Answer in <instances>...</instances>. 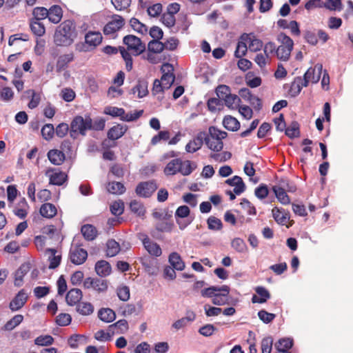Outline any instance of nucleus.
<instances>
[{
    "instance_id": "1",
    "label": "nucleus",
    "mask_w": 353,
    "mask_h": 353,
    "mask_svg": "<svg viewBox=\"0 0 353 353\" xmlns=\"http://www.w3.org/2000/svg\"><path fill=\"white\" fill-rule=\"evenodd\" d=\"M75 27L70 20L64 21L56 28L54 42L58 46H70L76 37Z\"/></svg>"
},
{
    "instance_id": "2",
    "label": "nucleus",
    "mask_w": 353,
    "mask_h": 353,
    "mask_svg": "<svg viewBox=\"0 0 353 353\" xmlns=\"http://www.w3.org/2000/svg\"><path fill=\"white\" fill-rule=\"evenodd\" d=\"M195 168L196 166L189 160L182 161L181 159H174L166 165L164 173L166 175L181 173L183 176H188Z\"/></svg>"
},
{
    "instance_id": "3",
    "label": "nucleus",
    "mask_w": 353,
    "mask_h": 353,
    "mask_svg": "<svg viewBox=\"0 0 353 353\" xmlns=\"http://www.w3.org/2000/svg\"><path fill=\"white\" fill-rule=\"evenodd\" d=\"M227 137V133L218 128L212 126L209 128V134L206 133V138L204 139L208 148L211 150L219 152L223 147L222 140Z\"/></svg>"
},
{
    "instance_id": "4",
    "label": "nucleus",
    "mask_w": 353,
    "mask_h": 353,
    "mask_svg": "<svg viewBox=\"0 0 353 353\" xmlns=\"http://www.w3.org/2000/svg\"><path fill=\"white\" fill-rule=\"evenodd\" d=\"M92 130V119L89 116L75 117L70 123V136L75 138L77 133L85 135L87 130Z\"/></svg>"
},
{
    "instance_id": "5",
    "label": "nucleus",
    "mask_w": 353,
    "mask_h": 353,
    "mask_svg": "<svg viewBox=\"0 0 353 353\" xmlns=\"http://www.w3.org/2000/svg\"><path fill=\"white\" fill-rule=\"evenodd\" d=\"M143 112V110H139L125 114L123 108L114 106H107L104 109V114L113 117H119L121 120L128 122L137 120L142 115Z\"/></svg>"
},
{
    "instance_id": "6",
    "label": "nucleus",
    "mask_w": 353,
    "mask_h": 353,
    "mask_svg": "<svg viewBox=\"0 0 353 353\" xmlns=\"http://www.w3.org/2000/svg\"><path fill=\"white\" fill-rule=\"evenodd\" d=\"M279 39L281 45L276 48V54L279 59L285 61L290 56L294 43L292 39L285 34H281Z\"/></svg>"
},
{
    "instance_id": "7",
    "label": "nucleus",
    "mask_w": 353,
    "mask_h": 353,
    "mask_svg": "<svg viewBox=\"0 0 353 353\" xmlns=\"http://www.w3.org/2000/svg\"><path fill=\"white\" fill-rule=\"evenodd\" d=\"M125 25L124 19L118 15L114 14L111 19L103 28V33L107 36L114 37Z\"/></svg>"
},
{
    "instance_id": "8",
    "label": "nucleus",
    "mask_w": 353,
    "mask_h": 353,
    "mask_svg": "<svg viewBox=\"0 0 353 353\" xmlns=\"http://www.w3.org/2000/svg\"><path fill=\"white\" fill-rule=\"evenodd\" d=\"M123 43L127 46L128 50L135 55H139L145 49V44L139 38L134 35H127L123 38Z\"/></svg>"
},
{
    "instance_id": "9",
    "label": "nucleus",
    "mask_w": 353,
    "mask_h": 353,
    "mask_svg": "<svg viewBox=\"0 0 353 353\" xmlns=\"http://www.w3.org/2000/svg\"><path fill=\"white\" fill-rule=\"evenodd\" d=\"M83 287L85 289L92 288L99 293H102L108 290V282L101 279L88 277L83 281Z\"/></svg>"
},
{
    "instance_id": "10",
    "label": "nucleus",
    "mask_w": 353,
    "mask_h": 353,
    "mask_svg": "<svg viewBox=\"0 0 353 353\" xmlns=\"http://www.w3.org/2000/svg\"><path fill=\"white\" fill-rule=\"evenodd\" d=\"M323 71V65L320 63L316 64L314 67L310 68L304 74L303 79L307 85L310 83H316L320 78Z\"/></svg>"
},
{
    "instance_id": "11",
    "label": "nucleus",
    "mask_w": 353,
    "mask_h": 353,
    "mask_svg": "<svg viewBox=\"0 0 353 353\" xmlns=\"http://www.w3.org/2000/svg\"><path fill=\"white\" fill-rule=\"evenodd\" d=\"M69 256L72 263L81 265L86 261L88 252L85 249L76 245L70 248Z\"/></svg>"
},
{
    "instance_id": "12",
    "label": "nucleus",
    "mask_w": 353,
    "mask_h": 353,
    "mask_svg": "<svg viewBox=\"0 0 353 353\" xmlns=\"http://www.w3.org/2000/svg\"><path fill=\"white\" fill-rule=\"evenodd\" d=\"M173 66L170 63H164L161 67L163 75L160 81L164 85V88L168 90L173 84L175 77L173 74Z\"/></svg>"
},
{
    "instance_id": "13",
    "label": "nucleus",
    "mask_w": 353,
    "mask_h": 353,
    "mask_svg": "<svg viewBox=\"0 0 353 353\" xmlns=\"http://www.w3.org/2000/svg\"><path fill=\"white\" fill-rule=\"evenodd\" d=\"M45 174L49 178L50 184L61 185L67 179V175L57 169L48 168L46 170Z\"/></svg>"
},
{
    "instance_id": "14",
    "label": "nucleus",
    "mask_w": 353,
    "mask_h": 353,
    "mask_svg": "<svg viewBox=\"0 0 353 353\" xmlns=\"http://www.w3.org/2000/svg\"><path fill=\"white\" fill-rule=\"evenodd\" d=\"M139 239L141 240L144 248L148 253L154 256H159L162 254L160 246L152 241L147 235L141 234L139 235Z\"/></svg>"
},
{
    "instance_id": "15",
    "label": "nucleus",
    "mask_w": 353,
    "mask_h": 353,
    "mask_svg": "<svg viewBox=\"0 0 353 353\" xmlns=\"http://www.w3.org/2000/svg\"><path fill=\"white\" fill-rule=\"evenodd\" d=\"M157 189V185L154 181L140 183L137 188V194L143 197H149Z\"/></svg>"
},
{
    "instance_id": "16",
    "label": "nucleus",
    "mask_w": 353,
    "mask_h": 353,
    "mask_svg": "<svg viewBox=\"0 0 353 353\" xmlns=\"http://www.w3.org/2000/svg\"><path fill=\"white\" fill-rule=\"evenodd\" d=\"M206 138L205 132H200L185 145V151L189 153H194L202 147L204 139Z\"/></svg>"
},
{
    "instance_id": "17",
    "label": "nucleus",
    "mask_w": 353,
    "mask_h": 353,
    "mask_svg": "<svg viewBox=\"0 0 353 353\" xmlns=\"http://www.w3.org/2000/svg\"><path fill=\"white\" fill-rule=\"evenodd\" d=\"M195 319L196 314L192 310H188L185 313V316L176 320L172 324V329L174 331H178L187 327L192 322L194 321Z\"/></svg>"
},
{
    "instance_id": "18",
    "label": "nucleus",
    "mask_w": 353,
    "mask_h": 353,
    "mask_svg": "<svg viewBox=\"0 0 353 353\" xmlns=\"http://www.w3.org/2000/svg\"><path fill=\"white\" fill-rule=\"evenodd\" d=\"M243 40H247L248 43V48L251 52H259L261 51L263 46V41L256 38L253 33H244L241 35Z\"/></svg>"
},
{
    "instance_id": "19",
    "label": "nucleus",
    "mask_w": 353,
    "mask_h": 353,
    "mask_svg": "<svg viewBox=\"0 0 353 353\" xmlns=\"http://www.w3.org/2000/svg\"><path fill=\"white\" fill-rule=\"evenodd\" d=\"M189 214L190 209L187 205H181L176 210L174 216L181 230H183L186 228L191 223V221H185L179 219L186 218L188 216Z\"/></svg>"
},
{
    "instance_id": "20",
    "label": "nucleus",
    "mask_w": 353,
    "mask_h": 353,
    "mask_svg": "<svg viewBox=\"0 0 353 353\" xmlns=\"http://www.w3.org/2000/svg\"><path fill=\"white\" fill-rule=\"evenodd\" d=\"M45 255L47 256L48 261H49L48 268L50 269H55L60 265L61 254H59L57 250L48 248L45 251Z\"/></svg>"
},
{
    "instance_id": "21",
    "label": "nucleus",
    "mask_w": 353,
    "mask_h": 353,
    "mask_svg": "<svg viewBox=\"0 0 353 353\" xmlns=\"http://www.w3.org/2000/svg\"><path fill=\"white\" fill-rule=\"evenodd\" d=\"M220 290L216 293L212 299V303L216 305H223L228 302V295L230 293V288L227 285L220 287Z\"/></svg>"
},
{
    "instance_id": "22",
    "label": "nucleus",
    "mask_w": 353,
    "mask_h": 353,
    "mask_svg": "<svg viewBox=\"0 0 353 353\" xmlns=\"http://www.w3.org/2000/svg\"><path fill=\"white\" fill-rule=\"evenodd\" d=\"M272 216L275 221L282 225H287V223L290 219V213L283 208L274 207L272 210Z\"/></svg>"
},
{
    "instance_id": "23",
    "label": "nucleus",
    "mask_w": 353,
    "mask_h": 353,
    "mask_svg": "<svg viewBox=\"0 0 353 353\" xmlns=\"http://www.w3.org/2000/svg\"><path fill=\"white\" fill-rule=\"evenodd\" d=\"M28 295L24 290H20L16 296L10 303V308L12 311H17L21 309L26 303Z\"/></svg>"
},
{
    "instance_id": "24",
    "label": "nucleus",
    "mask_w": 353,
    "mask_h": 353,
    "mask_svg": "<svg viewBox=\"0 0 353 353\" xmlns=\"http://www.w3.org/2000/svg\"><path fill=\"white\" fill-rule=\"evenodd\" d=\"M225 183L228 184L230 186L234 187L233 191L237 195L241 194L245 190V185L241 177L239 176H234L231 179H227L225 181Z\"/></svg>"
},
{
    "instance_id": "25",
    "label": "nucleus",
    "mask_w": 353,
    "mask_h": 353,
    "mask_svg": "<svg viewBox=\"0 0 353 353\" xmlns=\"http://www.w3.org/2000/svg\"><path fill=\"white\" fill-rule=\"evenodd\" d=\"M307 86V85L305 81H304L303 78L301 77H297L294 78V81L291 83L289 90V94H290L291 97H295L300 94L303 87Z\"/></svg>"
},
{
    "instance_id": "26",
    "label": "nucleus",
    "mask_w": 353,
    "mask_h": 353,
    "mask_svg": "<svg viewBox=\"0 0 353 353\" xmlns=\"http://www.w3.org/2000/svg\"><path fill=\"white\" fill-rule=\"evenodd\" d=\"M125 125L117 124L112 127L108 132V137L111 140H117L121 138L127 131Z\"/></svg>"
},
{
    "instance_id": "27",
    "label": "nucleus",
    "mask_w": 353,
    "mask_h": 353,
    "mask_svg": "<svg viewBox=\"0 0 353 353\" xmlns=\"http://www.w3.org/2000/svg\"><path fill=\"white\" fill-rule=\"evenodd\" d=\"M83 294L80 289H71L66 294L65 300L69 305H75L79 303L82 299Z\"/></svg>"
},
{
    "instance_id": "28",
    "label": "nucleus",
    "mask_w": 353,
    "mask_h": 353,
    "mask_svg": "<svg viewBox=\"0 0 353 353\" xmlns=\"http://www.w3.org/2000/svg\"><path fill=\"white\" fill-rule=\"evenodd\" d=\"M102 35L99 32H88L85 36V41L90 46L96 47L102 41Z\"/></svg>"
},
{
    "instance_id": "29",
    "label": "nucleus",
    "mask_w": 353,
    "mask_h": 353,
    "mask_svg": "<svg viewBox=\"0 0 353 353\" xmlns=\"http://www.w3.org/2000/svg\"><path fill=\"white\" fill-rule=\"evenodd\" d=\"M47 155L49 161L54 165H59L65 160L64 153L59 150H50Z\"/></svg>"
},
{
    "instance_id": "30",
    "label": "nucleus",
    "mask_w": 353,
    "mask_h": 353,
    "mask_svg": "<svg viewBox=\"0 0 353 353\" xmlns=\"http://www.w3.org/2000/svg\"><path fill=\"white\" fill-rule=\"evenodd\" d=\"M39 212L42 216L51 219L57 214V210L54 205L50 203H46L41 205Z\"/></svg>"
},
{
    "instance_id": "31",
    "label": "nucleus",
    "mask_w": 353,
    "mask_h": 353,
    "mask_svg": "<svg viewBox=\"0 0 353 353\" xmlns=\"http://www.w3.org/2000/svg\"><path fill=\"white\" fill-rule=\"evenodd\" d=\"M48 10V19L53 23H58L62 18L63 11L59 6H53Z\"/></svg>"
},
{
    "instance_id": "32",
    "label": "nucleus",
    "mask_w": 353,
    "mask_h": 353,
    "mask_svg": "<svg viewBox=\"0 0 353 353\" xmlns=\"http://www.w3.org/2000/svg\"><path fill=\"white\" fill-rule=\"evenodd\" d=\"M255 291L259 296L254 295L252 298V303H263L266 302L270 297L269 292L263 287H257Z\"/></svg>"
},
{
    "instance_id": "33",
    "label": "nucleus",
    "mask_w": 353,
    "mask_h": 353,
    "mask_svg": "<svg viewBox=\"0 0 353 353\" xmlns=\"http://www.w3.org/2000/svg\"><path fill=\"white\" fill-rule=\"evenodd\" d=\"M169 263L173 268L182 271L185 268V263L177 252H172L168 259Z\"/></svg>"
},
{
    "instance_id": "34",
    "label": "nucleus",
    "mask_w": 353,
    "mask_h": 353,
    "mask_svg": "<svg viewBox=\"0 0 353 353\" xmlns=\"http://www.w3.org/2000/svg\"><path fill=\"white\" fill-rule=\"evenodd\" d=\"M148 83L145 80H139L137 85L132 89L133 94L137 93L139 98H143L148 94Z\"/></svg>"
},
{
    "instance_id": "35",
    "label": "nucleus",
    "mask_w": 353,
    "mask_h": 353,
    "mask_svg": "<svg viewBox=\"0 0 353 353\" xmlns=\"http://www.w3.org/2000/svg\"><path fill=\"white\" fill-rule=\"evenodd\" d=\"M95 271L101 277L107 276L111 272V267L107 261H99L95 265Z\"/></svg>"
},
{
    "instance_id": "36",
    "label": "nucleus",
    "mask_w": 353,
    "mask_h": 353,
    "mask_svg": "<svg viewBox=\"0 0 353 353\" xmlns=\"http://www.w3.org/2000/svg\"><path fill=\"white\" fill-rule=\"evenodd\" d=\"M253 60L261 70H264L270 63L271 57L263 52H260L255 55Z\"/></svg>"
},
{
    "instance_id": "37",
    "label": "nucleus",
    "mask_w": 353,
    "mask_h": 353,
    "mask_svg": "<svg viewBox=\"0 0 353 353\" xmlns=\"http://www.w3.org/2000/svg\"><path fill=\"white\" fill-rule=\"evenodd\" d=\"M28 204L26 199L23 198L14 208V214L20 219H24L28 214Z\"/></svg>"
},
{
    "instance_id": "38",
    "label": "nucleus",
    "mask_w": 353,
    "mask_h": 353,
    "mask_svg": "<svg viewBox=\"0 0 353 353\" xmlns=\"http://www.w3.org/2000/svg\"><path fill=\"white\" fill-rule=\"evenodd\" d=\"M98 316L105 323H111L116 319L115 312L110 308H101L98 312Z\"/></svg>"
},
{
    "instance_id": "39",
    "label": "nucleus",
    "mask_w": 353,
    "mask_h": 353,
    "mask_svg": "<svg viewBox=\"0 0 353 353\" xmlns=\"http://www.w3.org/2000/svg\"><path fill=\"white\" fill-rule=\"evenodd\" d=\"M81 233L83 237L88 241H92L95 239L97 234V231L95 227L90 224H86L81 227Z\"/></svg>"
},
{
    "instance_id": "40",
    "label": "nucleus",
    "mask_w": 353,
    "mask_h": 353,
    "mask_svg": "<svg viewBox=\"0 0 353 353\" xmlns=\"http://www.w3.org/2000/svg\"><path fill=\"white\" fill-rule=\"evenodd\" d=\"M223 124L227 130L233 132L238 130L240 128V123L239 121L232 116L225 117L223 121Z\"/></svg>"
},
{
    "instance_id": "41",
    "label": "nucleus",
    "mask_w": 353,
    "mask_h": 353,
    "mask_svg": "<svg viewBox=\"0 0 353 353\" xmlns=\"http://www.w3.org/2000/svg\"><path fill=\"white\" fill-rule=\"evenodd\" d=\"M273 191L279 201L283 205H288L290 203V199L285 190L279 186L273 187Z\"/></svg>"
},
{
    "instance_id": "42",
    "label": "nucleus",
    "mask_w": 353,
    "mask_h": 353,
    "mask_svg": "<svg viewBox=\"0 0 353 353\" xmlns=\"http://www.w3.org/2000/svg\"><path fill=\"white\" fill-rule=\"evenodd\" d=\"M30 29L32 33L37 37H42L46 33V28L44 25L37 20L30 21Z\"/></svg>"
},
{
    "instance_id": "43",
    "label": "nucleus",
    "mask_w": 353,
    "mask_h": 353,
    "mask_svg": "<svg viewBox=\"0 0 353 353\" xmlns=\"http://www.w3.org/2000/svg\"><path fill=\"white\" fill-rule=\"evenodd\" d=\"M293 345L292 339L290 338H284L280 339L277 343H276L275 347L279 352H282L283 353H288V350L292 347Z\"/></svg>"
},
{
    "instance_id": "44",
    "label": "nucleus",
    "mask_w": 353,
    "mask_h": 353,
    "mask_svg": "<svg viewBox=\"0 0 353 353\" xmlns=\"http://www.w3.org/2000/svg\"><path fill=\"white\" fill-rule=\"evenodd\" d=\"M248 44L247 40H243L241 37L236 44L234 56L237 58H241L243 57L246 54L248 49H249Z\"/></svg>"
},
{
    "instance_id": "45",
    "label": "nucleus",
    "mask_w": 353,
    "mask_h": 353,
    "mask_svg": "<svg viewBox=\"0 0 353 353\" xmlns=\"http://www.w3.org/2000/svg\"><path fill=\"white\" fill-rule=\"evenodd\" d=\"M107 190L113 194H121L125 191V188L123 183L113 181L108 184Z\"/></svg>"
},
{
    "instance_id": "46",
    "label": "nucleus",
    "mask_w": 353,
    "mask_h": 353,
    "mask_svg": "<svg viewBox=\"0 0 353 353\" xmlns=\"http://www.w3.org/2000/svg\"><path fill=\"white\" fill-rule=\"evenodd\" d=\"M29 267L27 265H22L15 272L14 285L21 286L23 283V276L28 273Z\"/></svg>"
},
{
    "instance_id": "47",
    "label": "nucleus",
    "mask_w": 353,
    "mask_h": 353,
    "mask_svg": "<svg viewBox=\"0 0 353 353\" xmlns=\"http://www.w3.org/2000/svg\"><path fill=\"white\" fill-rule=\"evenodd\" d=\"M77 311L81 315H90L94 312L93 305L88 302L79 303L77 306Z\"/></svg>"
},
{
    "instance_id": "48",
    "label": "nucleus",
    "mask_w": 353,
    "mask_h": 353,
    "mask_svg": "<svg viewBox=\"0 0 353 353\" xmlns=\"http://www.w3.org/2000/svg\"><path fill=\"white\" fill-rule=\"evenodd\" d=\"M130 208L132 212L140 217H143L145 213V209L143 203L137 200L132 201L130 203Z\"/></svg>"
},
{
    "instance_id": "49",
    "label": "nucleus",
    "mask_w": 353,
    "mask_h": 353,
    "mask_svg": "<svg viewBox=\"0 0 353 353\" xmlns=\"http://www.w3.org/2000/svg\"><path fill=\"white\" fill-rule=\"evenodd\" d=\"M223 101L228 108L234 110L239 107L241 99L236 94H230Z\"/></svg>"
},
{
    "instance_id": "50",
    "label": "nucleus",
    "mask_w": 353,
    "mask_h": 353,
    "mask_svg": "<svg viewBox=\"0 0 353 353\" xmlns=\"http://www.w3.org/2000/svg\"><path fill=\"white\" fill-rule=\"evenodd\" d=\"M232 248L237 252L245 253L248 250V247L245 241L241 238H235L231 242Z\"/></svg>"
},
{
    "instance_id": "51",
    "label": "nucleus",
    "mask_w": 353,
    "mask_h": 353,
    "mask_svg": "<svg viewBox=\"0 0 353 353\" xmlns=\"http://www.w3.org/2000/svg\"><path fill=\"white\" fill-rule=\"evenodd\" d=\"M119 245L116 241L111 239L107 242L106 254L108 256H114L117 254L119 253Z\"/></svg>"
},
{
    "instance_id": "52",
    "label": "nucleus",
    "mask_w": 353,
    "mask_h": 353,
    "mask_svg": "<svg viewBox=\"0 0 353 353\" xmlns=\"http://www.w3.org/2000/svg\"><path fill=\"white\" fill-rule=\"evenodd\" d=\"M130 23L131 27L136 32H137L141 34H144L147 33V32H148L147 26L145 24L140 22L137 19L132 18L130 21Z\"/></svg>"
},
{
    "instance_id": "53",
    "label": "nucleus",
    "mask_w": 353,
    "mask_h": 353,
    "mask_svg": "<svg viewBox=\"0 0 353 353\" xmlns=\"http://www.w3.org/2000/svg\"><path fill=\"white\" fill-rule=\"evenodd\" d=\"M285 134L290 138L297 137L299 135V125L297 122L293 121L288 127H285Z\"/></svg>"
},
{
    "instance_id": "54",
    "label": "nucleus",
    "mask_w": 353,
    "mask_h": 353,
    "mask_svg": "<svg viewBox=\"0 0 353 353\" xmlns=\"http://www.w3.org/2000/svg\"><path fill=\"white\" fill-rule=\"evenodd\" d=\"M148 48L150 52L160 53L165 49V46L159 40L154 39L149 42Z\"/></svg>"
},
{
    "instance_id": "55",
    "label": "nucleus",
    "mask_w": 353,
    "mask_h": 353,
    "mask_svg": "<svg viewBox=\"0 0 353 353\" xmlns=\"http://www.w3.org/2000/svg\"><path fill=\"white\" fill-rule=\"evenodd\" d=\"M33 19L32 20H37L40 21L42 19L48 17V10L43 7H37L33 10Z\"/></svg>"
},
{
    "instance_id": "56",
    "label": "nucleus",
    "mask_w": 353,
    "mask_h": 353,
    "mask_svg": "<svg viewBox=\"0 0 353 353\" xmlns=\"http://www.w3.org/2000/svg\"><path fill=\"white\" fill-rule=\"evenodd\" d=\"M41 134L44 139L49 141L54 134V128L52 124H46L41 128Z\"/></svg>"
},
{
    "instance_id": "57",
    "label": "nucleus",
    "mask_w": 353,
    "mask_h": 353,
    "mask_svg": "<svg viewBox=\"0 0 353 353\" xmlns=\"http://www.w3.org/2000/svg\"><path fill=\"white\" fill-rule=\"evenodd\" d=\"M54 342V339L50 335H41L37 337L34 340V343L39 346H47L52 345Z\"/></svg>"
},
{
    "instance_id": "58",
    "label": "nucleus",
    "mask_w": 353,
    "mask_h": 353,
    "mask_svg": "<svg viewBox=\"0 0 353 353\" xmlns=\"http://www.w3.org/2000/svg\"><path fill=\"white\" fill-rule=\"evenodd\" d=\"M23 319V316L21 314L15 315L12 319L8 321L5 325L6 330H12L19 325Z\"/></svg>"
},
{
    "instance_id": "59",
    "label": "nucleus",
    "mask_w": 353,
    "mask_h": 353,
    "mask_svg": "<svg viewBox=\"0 0 353 353\" xmlns=\"http://www.w3.org/2000/svg\"><path fill=\"white\" fill-rule=\"evenodd\" d=\"M216 93L219 99L224 101L231 94L230 88L228 85H220L216 88Z\"/></svg>"
},
{
    "instance_id": "60",
    "label": "nucleus",
    "mask_w": 353,
    "mask_h": 353,
    "mask_svg": "<svg viewBox=\"0 0 353 353\" xmlns=\"http://www.w3.org/2000/svg\"><path fill=\"white\" fill-rule=\"evenodd\" d=\"M110 327L115 328L117 333L123 334L128 330V323L125 319H121L111 325Z\"/></svg>"
},
{
    "instance_id": "61",
    "label": "nucleus",
    "mask_w": 353,
    "mask_h": 353,
    "mask_svg": "<svg viewBox=\"0 0 353 353\" xmlns=\"http://www.w3.org/2000/svg\"><path fill=\"white\" fill-rule=\"evenodd\" d=\"M323 7L330 10H341L342 9V3L341 0H325L323 2Z\"/></svg>"
},
{
    "instance_id": "62",
    "label": "nucleus",
    "mask_w": 353,
    "mask_h": 353,
    "mask_svg": "<svg viewBox=\"0 0 353 353\" xmlns=\"http://www.w3.org/2000/svg\"><path fill=\"white\" fill-rule=\"evenodd\" d=\"M85 340V336L81 334L72 335L68 339V343L72 348H77L79 343H83Z\"/></svg>"
},
{
    "instance_id": "63",
    "label": "nucleus",
    "mask_w": 353,
    "mask_h": 353,
    "mask_svg": "<svg viewBox=\"0 0 353 353\" xmlns=\"http://www.w3.org/2000/svg\"><path fill=\"white\" fill-rule=\"evenodd\" d=\"M208 228L213 230H219L222 228V222L220 219L210 216L208 219Z\"/></svg>"
},
{
    "instance_id": "64",
    "label": "nucleus",
    "mask_w": 353,
    "mask_h": 353,
    "mask_svg": "<svg viewBox=\"0 0 353 353\" xmlns=\"http://www.w3.org/2000/svg\"><path fill=\"white\" fill-rule=\"evenodd\" d=\"M272 343L273 339L271 336L264 338L261 341L262 353H270Z\"/></svg>"
}]
</instances>
